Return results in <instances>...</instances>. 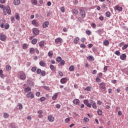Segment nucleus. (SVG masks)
I'll return each instance as SVG.
<instances>
[{"label":"nucleus","instance_id":"obj_1","mask_svg":"<svg viewBox=\"0 0 128 128\" xmlns=\"http://www.w3.org/2000/svg\"><path fill=\"white\" fill-rule=\"evenodd\" d=\"M79 11L80 12V14L82 18H86V12L84 11V8H80Z\"/></svg>","mask_w":128,"mask_h":128},{"label":"nucleus","instance_id":"obj_2","mask_svg":"<svg viewBox=\"0 0 128 128\" xmlns=\"http://www.w3.org/2000/svg\"><path fill=\"white\" fill-rule=\"evenodd\" d=\"M55 42L57 46H62V38H56L55 40Z\"/></svg>","mask_w":128,"mask_h":128},{"label":"nucleus","instance_id":"obj_3","mask_svg":"<svg viewBox=\"0 0 128 128\" xmlns=\"http://www.w3.org/2000/svg\"><path fill=\"white\" fill-rule=\"evenodd\" d=\"M26 96L28 98H30L31 100H32V98H34V92H30L26 94Z\"/></svg>","mask_w":128,"mask_h":128},{"label":"nucleus","instance_id":"obj_4","mask_svg":"<svg viewBox=\"0 0 128 128\" xmlns=\"http://www.w3.org/2000/svg\"><path fill=\"white\" fill-rule=\"evenodd\" d=\"M20 76V79L22 80H26V74L24 72H19Z\"/></svg>","mask_w":128,"mask_h":128},{"label":"nucleus","instance_id":"obj_5","mask_svg":"<svg viewBox=\"0 0 128 128\" xmlns=\"http://www.w3.org/2000/svg\"><path fill=\"white\" fill-rule=\"evenodd\" d=\"M4 10H6L8 14H10L12 11L10 10V6H7L4 8Z\"/></svg>","mask_w":128,"mask_h":128},{"label":"nucleus","instance_id":"obj_6","mask_svg":"<svg viewBox=\"0 0 128 128\" xmlns=\"http://www.w3.org/2000/svg\"><path fill=\"white\" fill-rule=\"evenodd\" d=\"M90 102L91 104V106H92L93 108H96V102L92 100H90Z\"/></svg>","mask_w":128,"mask_h":128},{"label":"nucleus","instance_id":"obj_7","mask_svg":"<svg viewBox=\"0 0 128 128\" xmlns=\"http://www.w3.org/2000/svg\"><path fill=\"white\" fill-rule=\"evenodd\" d=\"M114 10H118V12H122V7H120L118 6H116L114 7Z\"/></svg>","mask_w":128,"mask_h":128},{"label":"nucleus","instance_id":"obj_8","mask_svg":"<svg viewBox=\"0 0 128 128\" xmlns=\"http://www.w3.org/2000/svg\"><path fill=\"white\" fill-rule=\"evenodd\" d=\"M84 103L86 104V106L88 108H92V104L89 103L88 100H84Z\"/></svg>","mask_w":128,"mask_h":128},{"label":"nucleus","instance_id":"obj_9","mask_svg":"<svg viewBox=\"0 0 128 128\" xmlns=\"http://www.w3.org/2000/svg\"><path fill=\"white\" fill-rule=\"evenodd\" d=\"M32 32L34 34L38 36L40 34V30H38L36 28H34L32 29Z\"/></svg>","mask_w":128,"mask_h":128},{"label":"nucleus","instance_id":"obj_10","mask_svg":"<svg viewBox=\"0 0 128 128\" xmlns=\"http://www.w3.org/2000/svg\"><path fill=\"white\" fill-rule=\"evenodd\" d=\"M100 90H106V84L104 82H102L100 84V86H99Z\"/></svg>","mask_w":128,"mask_h":128},{"label":"nucleus","instance_id":"obj_11","mask_svg":"<svg viewBox=\"0 0 128 128\" xmlns=\"http://www.w3.org/2000/svg\"><path fill=\"white\" fill-rule=\"evenodd\" d=\"M6 38V36L2 34H0V40L2 42H4Z\"/></svg>","mask_w":128,"mask_h":128},{"label":"nucleus","instance_id":"obj_12","mask_svg":"<svg viewBox=\"0 0 128 128\" xmlns=\"http://www.w3.org/2000/svg\"><path fill=\"white\" fill-rule=\"evenodd\" d=\"M96 32V34H98V36H102V34H104V30H102V29H99L98 30H97Z\"/></svg>","mask_w":128,"mask_h":128},{"label":"nucleus","instance_id":"obj_13","mask_svg":"<svg viewBox=\"0 0 128 128\" xmlns=\"http://www.w3.org/2000/svg\"><path fill=\"white\" fill-rule=\"evenodd\" d=\"M39 46L41 48H44V40H42V41H40V42H39Z\"/></svg>","mask_w":128,"mask_h":128},{"label":"nucleus","instance_id":"obj_14","mask_svg":"<svg viewBox=\"0 0 128 128\" xmlns=\"http://www.w3.org/2000/svg\"><path fill=\"white\" fill-rule=\"evenodd\" d=\"M32 24L35 26H38V23L36 20H34L32 21Z\"/></svg>","mask_w":128,"mask_h":128},{"label":"nucleus","instance_id":"obj_15","mask_svg":"<svg viewBox=\"0 0 128 128\" xmlns=\"http://www.w3.org/2000/svg\"><path fill=\"white\" fill-rule=\"evenodd\" d=\"M48 120L50 122H53L54 121V118L52 116H48Z\"/></svg>","mask_w":128,"mask_h":128},{"label":"nucleus","instance_id":"obj_16","mask_svg":"<svg viewBox=\"0 0 128 128\" xmlns=\"http://www.w3.org/2000/svg\"><path fill=\"white\" fill-rule=\"evenodd\" d=\"M120 58L122 60H124L126 58V55L125 54H122L120 56Z\"/></svg>","mask_w":128,"mask_h":128},{"label":"nucleus","instance_id":"obj_17","mask_svg":"<svg viewBox=\"0 0 128 128\" xmlns=\"http://www.w3.org/2000/svg\"><path fill=\"white\" fill-rule=\"evenodd\" d=\"M40 66L44 67L46 66V63L44 62L43 60H41L39 62Z\"/></svg>","mask_w":128,"mask_h":128},{"label":"nucleus","instance_id":"obj_18","mask_svg":"<svg viewBox=\"0 0 128 128\" xmlns=\"http://www.w3.org/2000/svg\"><path fill=\"white\" fill-rule=\"evenodd\" d=\"M13 4L14 6H18L20 4V0H14Z\"/></svg>","mask_w":128,"mask_h":128},{"label":"nucleus","instance_id":"obj_19","mask_svg":"<svg viewBox=\"0 0 128 128\" xmlns=\"http://www.w3.org/2000/svg\"><path fill=\"white\" fill-rule=\"evenodd\" d=\"M48 22L46 21L42 24V27L44 28H48Z\"/></svg>","mask_w":128,"mask_h":128},{"label":"nucleus","instance_id":"obj_20","mask_svg":"<svg viewBox=\"0 0 128 128\" xmlns=\"http://www.w3.org/2000/svg\"><path fill=\"white\" fill-rule=\"evenodd\" d=\"M27 83L30 86H34V83L33 82H32L30 80H28Z\"/></svg>","mask_w":128,"mask_h":128},{"label":"nucleus","instance_id":"obj_21","mask_svg":"<svg viewBox=\"0 0 128 128\" xmlns=\"http://www.w3.org/2000/svg\"><path fill=\"white\" fill-rule=\"evenodd\" d=\"M68 82V79L66 78H62L60 80V82L61 84H66Z\"/></svg>","mask_w":128,"mask_h":128},{"label":"nucleus","instance_id":"obj_22","mask_svg":"<svg viewBox=\"0 0 128 128\" xmlns=\"http://www.w3.org/2000/svg\"><path fill=\"white\" fill-rule=\"evenodd\" d=\"M30 53L32 54H34V52H36V50L34 49V48H30Z\"/></svg>","mask_w":128,"mask_h":128},{"label":"nucleus","instance_id":"obj_23","mask_svg":"<svg viewBox=\"0 0 128 128\" xmlns=\"http://www.w3.org/2000/svg\"><path fill=\"white\" fill-rule=\"evenodd\" d=\"M78 41H80V38L76 37L75 38H74V44H76L78 42Z\"/></svg>","mask_w":128,"mask_h":128},{"label":"nucleus","instance_id":"obj_24","mask_svg":"<svg viewBox=\"0 0 128 128\" xmlns=\"http://www.w3.org/2000/svg\"><path fill=\"white\" fill-rule=\"evenodd\" d=\"M37 42H38V39H36V38H34L31 42V43L32 44H36Z\"/></svg>","mask_w":128,"mask_h":128},{"label":"nucleus","instance_id":"obj_25","mask_svg":"<svg viewBox=\"0 0 128 128\" xmlns=\"http://www.w3.org/2000/svg\"><path fill=\"white\" fill-rule=\"evenodd\" d=\"M58 93H55L54 95L52 96V100H56L58 98Z\"/></svg>","mask_w":128,"mask_h":128},{"label":"nucleus","instance_id":"obj_26","mask_svg":"<svg viewBox=\"0 0 128 128\" xmlns=\"http://www.w3.org/2000/svg\"><path fill=\"white\" fill-rule=\"evenodd\" d=\"M73 103L74 104H80V100L74 99L73 100Z\"/></svg>","mask_w":128,"mask_h":128},{"label":"nucleus","instance_id":"obj_27","mask_svg":"<svg viewBox=\"0 0 128 128\" xmlns=\"http://www.w3.org/2000/svg\"><path fill=\"white\" fill-rule=\"evenodd\" d=\"M87 60H90V62H91V60H94V56H90L87 57Z\"/></svg>","mask_w":128,"mask_h":128},{"label":"nucleus","instance_id":"obj_28","mask_svg":"<svg viewBox=\"0 0 128 128\" xmlns=\"http://www.w3.org/2000/svg\"><path fill=\"white\" fill-rule=\"evenodd\" d=\"M48 56L50 58H52V56H54V52H52V50H50L48 52Z\"/></svg>","mask_w":128,"mask_h":128},{"label":"nucleus","instance_id":"obj_29","mask_svg":"<svg viewBox=\"0 0 128 128\" xmlns=\"http://www.w3.org/2000/svg\"><path fill=\"white\" fill-rule=\"evenodd\" d=\"M24 90L25 92H30L32 90V88L30 87L26 88L24 89Z\"/></svg>","mask_w":128,"mask_h":128},{"label":"nucleus","instance_id":"obj_30","mask_svg":"<svg viewBox=\"0 0 128 128\" xmlns=\"http://www.w3.org/2000/svg\"><path fill=\"white\" fill-rule=\"evenodd\" d=\"M103 44L104 46H108L110 44V42L108 40H106L104 42Z\"/></svg>","mask_w":128,"mask_h":128},{"label":"nucleus","instance_id":"obj_31","mask_svg":"<svg viewBox=\"0 0 128 128\" xmlns=\"http://www.w3.org/2000/svg\"><path fill=\"white\" fill-rule=\"evenodd\" d=\"M31 3L34 6H36L38 4V0H31Z\"/></svg>","mask_w":128,"mask_h":128},{"label":"nucleus","instance_id":"obj_32","mask_svg":"<svg viewBox=\"0 0 128 128\" xmlns=\"http://www.w3.org/2000/svg\"><path fill=\"white\" fill-rule=\"evenodd\" d=\"M18 110H22V104H20V103H18Z\"/></svg>","mask_w":128,"mask_h":128},{"label":"nucleus","instance_id":"obj_33","mask_svg":"<svg viewBox=\"0 0 128 128\" xmlns=\"http://www.w3.org/2000/svg\"><path fill=\"white\" fill-rule=\"evenodd\" d=\"M15 18L17 20H20V14L16 13L15 15Z\"/></svg>","mask_w":128,"mask_h":128},{"label":"nucleus","instance_id":"obj_34","mask_svg":"<svg viewBox=\"0 0 128 128\" xmlns=\"http://www.w3.org/2000/svg\"><path fill=\"white\" fill-rule=\"evenodd\" d=\"M4 28L5 30H8L10 28V24L8 23H6L4 26Z\"/></svg>","mask_w":128,"mask_h":128},{"label":"nucleus","instance_id":"obj_35","mask_svg":"<svg viewBox=\"0 0 128 128\" xmlns=\"http://www.w3.org/2000/svg\"><path fill=\"white\" fill-rule=\"evenodd\" d=\"M0 76L1 78H4V74H2V70H0Z\"/></svg>","mask_w":128,"mask_h":128},{"label":"nucleus","instance_id":"obj_36","mask_svg":"<svg viewBox=\"0 0 128 128\" xmlns=\"http://www.w3.org/2000/svg\"><path fill=\"white\" fill-rule=\"evenodd\" d=\"M4 118H8L10 117V114L6 112L4 113Z\"/></svg>","mask_w":128,"mask_h":128},{"label":"nucleus","instance_id":"obj_37","mask_svg":"<svg viewBox=\"0 0 128 128\" xmlns=\"http://www.w3.org/2000/svg\"><path fill=\"white\" fill-rule=\"evenodd\" d=\"M97 113L98 116H102V111L100 109H98L97 110Z\"/></svg>","mask_w":128,"mask_h":128},{"label":"nucleus","instance_id":"obj_38","mask_svg":"<svg viewBox=\"0 0 128 128\" xmlns=\"http://www.w3.org/2000/svg\"><path fill=\"white\" fill-rule=\"evenodd\" d=\"M40 74V76H46V71L42 70Z\"/></svg>","mask_w":128,"mask_h":128},{"label":"nucleus","instance_id":"obj_39","mask_svg":"<svg viewBox=\"0 0 128 128\" xmlns=\"http://www.w3.org/2000/svg\"><path fill=\"white\" fill-rule=\"evenodd\" d=\"M69 70H70V72H72V71L74 70V66L73 65L71 66L69 68Z\"/></svg>","mask_w":128,"mask_h":128},{"label":"nucleus","instance_id":"obj_40","mask_svg":"<svg viewBox=\"0 0 128 128\" xmlns=\"http://www.w3.org/2000/svg\"><path fill=\"white\" fill-rule=\"evenodd\" d=\"M84 90H86L87 92H90V90H92V88L90 86H87L86 88H85Z\"/></svg>","mask_w":128,"mask_h":128},{"label":"nucleus","instance_id":"obj_41","mask_svg":"<svg viewBox=\"0 0 128 128\" xmlns=\"http://www.w3.org/2000/svg\"><path fill=\"white\" fill-rule=\"evenodd\" d=\"M50 68L52 70H56V67L52 64H50Z\"/></svg>","mask_w":128,"mask_h":128},{"label":"nucleus","instance_id":"obj_42","mask_svg":"<svg viewBox=\"0 0 128 128\" xmlns=\"http://www.w3.org/2000/svg\"><path fill=\"white\" fill-rule=\"evenodd\" d=\"M62 58L60 56H58L57 57V58H56V62H60L62 60Z\"/></svg>","mask_w":128,"mask_h":128},{"label":"nucleus","instance_id":"obj_43","mask_svg":"<svg viewBox=\"0 0 128 128\" xmlns=\"http://www.w3.org/2000/svg\"><path fill=\"white\" fill-rule=\"evenodd\" d=\"M12 69V68L10 67V65H7L6 66V70L8 72L9 70H10Z\"/></svg>","mask_w":128,"mask_h":128},{"label":"nucleus","instance_id":"obj_44","mask_svg":"<svg viewBox=\"0 0 128 128\" xmlns=\"http://www.w3.org/2000/svg\"><path fill=\"white\" fill-rule=\"evenodd\" d=\"M128 44H124L122 48V50H126V48H128Z\"/></svg>","mask_w":128,"mask_h":128},{"label":"nucleus","instance_id":"obj_45","mask_svg":"<svg viewBox=\"0 0 128 128\" xmlns=\"http://www.w3.org/2000/svg\"><path fill=\"white\" fill-rule=\"evenodd\" d=\"M36 72L37 74H40V72H42V70H40V68H38L36 70Z\"/></svg>","mask_w":128,"mask_h":128},{"label":"nucleus","instance_id":"obj_46","mask_svg":"<svg viewBox=\"0 0 128 128\" xmlns=\"http://www.w3.org/2000/svg\"><path fill=\"white\" fill-rule=\"evenodd\" d=\"M28 44H24L22 46V48L23 50H26V48H28Z\"/></svg>","mask_w":128,"mask_h":128},{"label":"nucleus","instance_id":"obj_47","mask_svg":"<svg viewBox=\"0 0 128 128\" xmlns=\"http://www.w3.org/2000/svg\"><path fill=\"white\" fill-rule=\"evenodd\" d=\"M106 18H110V12H106Z\"/></svg>","mask_w":128,"mask_h":128},{"label":"nucleus","instance_id":"obj_48","mask_svg":"<svg viewBox=\"0 0 128 128\" xmlns=\"http://www.w3.org/2000/svg\"><path fill=\"white\" fill-rule=\"evenodd\" d=\"M72 12H73V13L74 14H78V10H76V9H73L72 10Z\"/></svg>","mask_w":128,"mask_h":128},{"label":"nucleus","instance_id":"obj_49","mask_svg":"<svg viewBox=\"0 0 128 128\" xmlns=\"http://www.w3.org/2000/svg\"><path fill=\"white\" fill-rule=\"evenodd\" d=\"M86 34L88 36H90V34H92V32L90 30H87L86 31Z\"/></svg>","mask_w":128,"mask_h":128},{"label":"nucleus","instance_id":"obj_50","mask_svg":"<svg viewBox=\"0 0 128 128\" xmlns=\"http://www.w3.org/2000/svg\"><path fill=\"white\" fill-rule=\"evenodd\" d=\"M61 66H64V64H66V62L64 61V60H62L60 61V63Z\"/></svg>","mask_w":128,"mask_h":128},{"label":"nucleus","instance_id":"obj_51","mask_svg":"<svg viewBox=\"0 0 128 128\" xmlns=\"http://www.w3.org/2000/svg\"><path fill=\"white\" fill-rule=\"evenodd\" d=\"M92 28H96V24L94 23H92L91 24Z\"/></svg>","mask_w":128,"mask_h":128},{"label":"nucleus","instance_id":"obj_52","mask_svg":"<svg viewBox=\"0 0 128 128\" xmlns=\"http://www.w3.org/2000/svg\"><path fill=\"white\" fill-rule=\"evenodd\" d=\"M36 68H37L36 67H34V66L32 67V72H34L36 71Z\"/></svg>","mask_w":128,"mask_h":128},{"label":"nucleus","instance_id":"obj_53","mask_svg":"<svg viewBox=\"0 0 128 128\" xmlns=\"http://www.w3.org/2000/svg\"><path fill=\"white\" fill-rule=\"evenodd\" d=\"M86 44H82L80 45V48H86Z\"/></svg>","mask_w":128,"mask_h":128},{"label":"nucleus","instance_id":"obj_54","mask_svg":"<svg viewBox=\"0 0 128 128\" xmlns=\"http://www.w3.org/2000/svg\"><path fill=\"white\" fill-rule=\"evenodd\" d=\"M45 90H50V87L46 86H43Z\"/></svg>","mask_w":128,"mask_h":128},{"label":"nucleus","instance_id":"obj_55","mask_svg":"<svg viewBox=\"0 0 128 128\" xmlns=\"http://www.w3.org/2000/svg\"><path fill=\"white\" fill-rule=\"evenodd\" d=\"M84 122H88L89 119L88 118H84Z\"/></svg>","mask_w":128,"mask_h":128},{"label":"nucleus","instance_id":"obj_56","mask_svg":"<svg viewBox=\"0 0 128 128\" xmlns=\"http://www.w3.org/2000/svg\"><path fill=\"white\" fill-rule=\"evenodd\" d=\"M115 54H116V56H120V52L119 50H116L115 52Z\"/></svg>","mask_w":128,"mask_h":128},{"label":"nucleus","instance_id":"obj_57","mask_svg":"<svg viewBox=\"0 0 128 128\" xmlns=\"http://www.w3.org/2000/svg\"><path fill=\"white\" fill-rule=\"evenodd\" d=\"M40 100V102H44V100H46V98L41 97Z\"/></svg>","mask_w":128,"mask_h":128},{"label":"nucleus","instance_id":"obj_58","mask_svg":"<svg viewBox=\"0 0 128 128\" xmlns=\"http://www.w3.org/2000/svg\"><path fill=\"white\" fill-rule=\"evenodd\" d=\"M58 74L60 76H64V74H62V72L60 70L58 72Z\"/></svg>","mask_w":128,"mask_h":128},{"label":"nucleus","instance_id":"obj_59","mask_svg":"<svg viewBox=\"0 0 128 128\" xmlns=\"http://www.w3.org/2000/svg\"><path fill=\"white\" fill-rule=\"evenodd\" d=\"M38 114H44V112L42 110H39L38 111Z\"/></svg>","mask_w":128,"mask_h":128},{"label":"nucleus","instance_id":"obj_60","mask_svg":"<svg viewBox=\"0 0 128 128\" xmlns=\"http://www.w3.org/2000/svg\"><path fill=\"white\" fill-rule=\"evenodd\" d=\"M73 3L74 4L76 5L78 4V0H73Z\"/></svg>","mask_w":128,"mask_h":128},{"label":"nucleus","instance_id":"obj_61","mask_svg":"<svg viewBox=\"0 0 128 128\" xmlns=\"http://www.w3.org/2000/svg\"><path fill=\"white\" fill-rule=\"evenodd\" d=\"M124 44V42H122L121 43L118 44V46H120V48H122V46Z\"/></svg>","mask_w":128,"mask_h":128},{"label":"nucleus","instance_id":"obj_62","mask_svg":"<svg viewBox=\"0 0 128 128\" xmlns=\"http://www.w3.org/2000/svg\"><path fill=\"white\" fill-rule=\"evenodd\" d=\"M60 12H64V6H62L60 8Z\"/></svg>","mask_w":128,"mask_h":128},{"label":"nucleus","instance_id":"obj_63","mask_svg":"<svg viewBox=\"0 0 128 128\" xmlns=\"http://www.w3.org/2000/svg\"><path fill=\"white\" fill-rule=\"evenodd\" d=\"M36 96H40V92H37L36 94Z\"/></svg>","mask_w":128,"mask_h":128},{"label":"nucleus","instance_id":"obj_64","mask_svg":"<svg viewBox=\"0 0 128 128\" xmlns=\"http://www.w3.org/2000/svg\"><path fill=\"white\" fill-rule=\"evenodd\" d=\"M70 118H66V120H65V122L66 123H68L70 122Z\"/></svg>","mask_w":128,"mask_h":128}]
</instances>
